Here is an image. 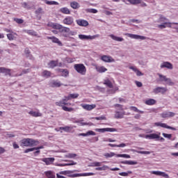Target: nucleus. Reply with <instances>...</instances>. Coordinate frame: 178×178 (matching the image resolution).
<instances>
[{
	"label": "nucleus",
	"instance_id": "1",
	"mask_svg": "<svg viewBox=\"0 0 178 178\" xmlns=\"http://www.w3.org/2000/svg\"><path fill=\"white\" fill-rule=\"evenodd\" d=\"M47 27H51L54 30L51 31L53 34H62L63 37H68L70 34H72V31H70V28L63 26V25L54 23V22H48Z\"/></svg>",
	"mask_w": 178,
	"mask_h": 178
},
{
	"label": "nucleus",
	"instance_id": "2",
	"mask_svg": "<svg viewBox=\"0 0 178 178\" xmlns=\"http://www.w3.org/2000/svg\"><path fill=\"white\" fill-rule=\"evenodd\" d=\"M79 93H72L68 95V96H65L64 99L60 102H56V105L57 106H62V108L65 111V112H72L73 111L72 108L67 107L69 105H71L70 103H66L67 101H70V99H76V98H79ZM66 105V106H65Z\"/></svg>",
	"mask_w": 178,
	"mask_h": 178
},
{
	"label": "nucleus",
	"instance_id": "3",
	"mask_svg": "<svg viewBox=\"0 0 178 178\" xmlns=\"http://www.w3.org/2000/svg\"><path fill=\"white\" fill-rule=\"evenodd\" d=\"M38 144H40V142L33 138H27L20 140L21 147H37Z\"/></svg>",
	"mask_w": 178,
	"mask_h": 178
},
{
	"label": "nucleus",
	"instance_id": "4",
	"mask_svg": "<svg viewBox=\"0 0 178 178\" xmlns=\"http://www.w3.org/2000/svg\"><path fill=\"white\" fill-rule=\"evenodd\" d=\"M74 69L76 70V72H77V73L81 74V76H86V73H87V68L84 64L82 63L75 64L74 65Z\"/></svg>",
	"mask_w": 178,
	"mask_h": 178
},
{
	"label": "nucleus",
	"instance_id": "5",
	"mask_svg": "<svg viewBox=\"0 0 178 178\" xmlns=\"http://www.w3.org/2000/svg\"><path fill=\"white\" fill-rule=\"evenodd\" d=\"M152 127H162L163 129H168L170 130L176 131V128H175L173 127H170V126L167 125L166 123H163L161 122H154L152 124Z\"/></svg>",
	"mask_w": 178,
	"mask_h": 178
},
{
	"label": "nucleus",
	"instance_id": "6",
	"mask_svg": "<svg viewBox=\"0 0 178 178\" xmlns=\"http://www.w3.org/2000/svg\"><path fill=\"white\" fill-rule=\"evenodd\" d=\"M74 23V19L72 16H67L63 20V24L66 26H72Z\"/></svg>",
	"mask_w": 178,
	"mask_h": 178
},
{
	"label": "nucleus",
	"instance_id": "7",
	"mask_svg": "<svg viewBox=\"0 0 178 178\" xmlns=\"http://www.w3.org/2000/svg\"><path fill=\"white\" fill-rule=\"evenodd\" d=\"M161 133L158 134H150L149 135L145 136V138L147 140H158L160 138Z\"/></svg>",
	"mask_w": 178,
	"mask_h": 178
},
{
	"label": "nucleus",
	"instance_id": "8",
	"mask_svg": "<svg viewBox=\"0 0 178 178\" xmlns=\"http://www.w3.org/2000/svg\"><path fill=\"white\" fill-rule=\"evenodd\" d=\"M100 59L106 63H111L112 62H115V59L111 56L103 55L101 56Z\"/></svg>",
	"mask_w": 178,
	"mask_h": 178
},
{
	"label": "nucleus",
	"instance_id": "9",
	"mask_svg": "<svg viewBox=\"0 0 178 178\" xmlns=\"http://www.w3.org/2000/svg\"><path fill=\"white\" fill-rule=\"evenodd\" d=\"M94 172H85L80 174H72L70 175L69 177H87V176H94Z\"/></svg>",
	"mask_w": 178,
	"mask_h": 178
},
{
	"label": "nucleus",
	"instance_id": "10",
	"mask_svg": "<svg viewBox=\"0 0 178 178\" xmlns=\"http://www.w3.org/2000/svg\"><path fill=\"white\" fill-rule=\"evenodd\" d=\"M95 131L98 133H105V131H108L110 133H113L115 131H118V129L115 128H102V129H95Z\"/></svg>",
	"mask_w": 178,
	"mask_h": 178
},
{
	"label": "nucleus",
	"instance_id": "11",
	"mask_svg": "<svg viewBox=\"0 0 178 178\" xmlns=\"http://www.w3.org/2000/svg\"><path fill=\"white\" fill-rule=\"evenodd\" d=\"M99 35L97 34L95 35H79V38L80 40H95V38H98Z\"/></svg>",
	"mask_w": 178,
	"mask_h": 178
},
{
	"label": "nucleus",
	"instance_id": "12",
	"mask_svg": "<svg viewBox=\"0 0 178 178\" xmlns=\"http://www.w3.org/2000/svg\"><path fill=\"white\" fill-rule=\"evenodd\" d=\"M40 160L42 161V162H44L47 165H52V163L55 162V158L54 157L43 158L40 159Z\"/></svg>",
	"mask_w": 178,
	"mask_h": 178
},
{
	"label": "nucleus",
	"instance_id": "13",
	"mask_svg": "<svg viewBox=\"0 0 178 178\" xmlns=\"http://www.w3.org/2000/svg\"><path fill=\"white\" fill-rule=\"evenodd\" d=\"M124 35L129 37V38H134V40H146L147 38L139 35H134L131 33H124Z\"/></svg>",
	"mask_w": 178,
	"mask_h": 178
},
{
	"label": "nucleus",
	"instance_id": "14",
	"mask_svg": "<svg viewBox=\"0 0 178 178\" xmlns=\"http://www.w3.org/2000/svg\"><path fill=\"white\" fill-rule=\"evenodd\" d=\"M12 70L5 68L3 67H0V73H3L5 76H9L10 77H12Z\"/></svg>",
	"mask_w": 178,
	"mask_h": 178
},
{
	"label": "nucleus",
	"instance_id": "15",
	"mask_svg": "<svg viewBox=\"0 0 178 178\" xmlns=\"http://www.w3.org/2000/svg\"><path fill=\"white\" fill-rule=\"evenodd\" d=\"M166 91H168V88L163 87H157L153 90L154 94H159V92L161 94H165Z\"/></svg>",
	"mask_w": 178,
	"mask_h": 178
},
{
	"label": "nucleus",
	"instance_id": "16",
	"mask_svg": "<svg viewBox=\"0 0 178 178\" xmlns=\"http://www.w3.org/2000/svg\"><path fill=\"white\" fill-rule=\"evenodd\" d=\"M151 175H156V176H161L162 177L169 178V175L162 171H150Z\"/></svg>",
	"mask_w": 178,
	"mask_h": 178
},
{
	"label": "nucleus",
	"instance_id": "17",
	"mask_svg": "<svg viewBox=\"0 0 178 178\" xmlns=\"http://www.w3.org/2000/svg\"><path fill=\"white\" fill-rule=\"evenodd\" d=\"M172 24H176L177 26H178V23L177 22H165L163 24H159L158 25L159 29H166V27H169L171 28L172 27Z\"/></svg>",
	"mask_w": 178,
	"mask_h": 178
},
{
	"label": "nucleus",
	"instance_id": "18",
	"mask_svg": "<svg viewBox=\"0 0 178 178\" xmlns=\"http://www.w3.org/2000/svg\"><path fill=\"white\" fill-rule=\"evenodd\" d=\"M81 106H82V108L83 109H86V111H92V109L95 108V107L97 106L95 104H81Z\"/></svg>",
	"mask_w": 178,
	"mask_h": 178
},
{
	"label": "nucleus",
	"instance_id": "19",
	"mask_svg": "<svg viewBox=\"0 0 178 178\" xmlns=\"http://www.w3.org/2000/svg\"><path fill=\"white\" fill-rule=\"evenodd\" d=\"M160 67L161 69H164V67H165L166 69L172 70L173 69V65L170 62L165 61L161 65Z\"/></svg>",
	"mask_w": 178,
	"mask_h": 178
},
{
	"label": "nucleus",
	"instance_id": "20",
	"mask_svg": "<svg viewBox=\"0 0 178 178\" xmlns=\"http://www.w3.org/2000/svg\"><path fill=\"white\" fill-rule=\"evenodd\" d=\"M97 134L94 131H88L86 133L79 134V137H90V136H96Z\"/></svg>",
	"mask_w": 178,
	"mask_h": 178
},
{
	"label": "nucleus",
	"instance_id": "21",
	"mask_svg": "<svg viewBox=\"0 0 178 178\" xmlns=\"http://www.w3.org/2000/svg\"><path fill=\"white\" fill-rule=\"evenodd\" d=\"M47 40H51L52 41V42H54V44H58V45H59L60 47H62V42H60V40H59V39H58V38L55 37V36H51L47 37Z\"/></svg>",
	"mask_w": 178,
	"mask_h": 178
},
{
	"label": "nucleus",
	"instance_id": "22",
	"mask_svg": "<svg viewBox=\"0 0 178 178\" xmlns=\"http://www.w3.org/2000/svg\"><path fill=\"white\" fill-rule=\"evenodd\" d=\"M76 24L78 26H81V27H87L88 26V22L84 19H77Z\"/></svg>",
	"mask_w": 178,
	"mask_h": 178
},
{
	"label": "nucleus",
	"instance_id": "23",
	"mask_svg": "<svg viewBox=\"0 0 178 178\" xmlns=\"http://www.w3.org/2000/svg\"><path fill=\"white\" fill-rule=\"evenodd\" d=\"M161 115L164 119H169V118H173V116H175V113L164 112V113H162Z\"/></svg>",
	"mask_w": 178,
	"mask_h": 178
},
{
	"label": "nucleus",
	"instance_id": "24",
	"mask_svg": "<svg viewBox=\"0 0 178 178\" xmlns=\"http://www.w3.org/2000/svg\"><path fill=\"white\" fill-rule=\"evenodd\" d=\"M51 87L53 88H59L62 86V83H60V81H59L58 80H53L51 83H50Z\"/></svg>",
	"mask_w": 178,
	"mask_h": 178
},
{
	"label": "nucleus",
	"instance_id": "25",
	"mask_svg": "<svg viewBox=\"0 0 178 178\" xmlns=\"http://www.w3.org/2000/svg\"><path fill=\"white\" fill-rule=\"evenodd\" d=\"M73 129V127H60L59 128V129H56V131H59V130H63L64 131H65V133H69L70 131H72V130Z\"/></svg>",
	"mask_w": 178,
	"mask_h": 178
},
{
	"label": "nucleus",
	"instance_id": "26",
	"mask_svg": "<svg viewBox=\"0 0 178 178\" xmlns=\"http://www.w3.org/2000/svg\"><path fill=\"white\" fill-rule=\"evenodd\" d=\"M145 105H149V106L156 104V100L154 99H147L145 101Z\"/></svg>",
	"mask_w": 178,
	"mask_h": 178
},
{
	"label": "nucleus",
	"instance_id": "27",
	"mask_svg": "<svg viewBox=\"0 0 178 178\" xmlns=\"http://www.w3.org/2000/svg\"><path fill=\"white\" fill-rule=\"evenodd\" d=\"M16 36H17V33H16L15 32L7 34V38L10 41H13V40H16Z\"/></svg>",
	"mask_w": 178,
	"mask_h": 178
},
{
	"label": "nucleus",
	"instance_id": "28",
	"mask_svg": "<svg viewBox=\"0 0 178 178\" xmlns=\"http://www.w3.org/2000/svg\"><path fill=\"white\" fill-rule=\"evenodd\" d=\"M75 123H78L79 126H93L92 122H84L83 120L76 121Z\"/></svg>",
	"mask_w": 178,
	"mask_h": 178
},
{
	"label": "nucleus",
	"instance_id": "29",
	"mask_svg": "<svg viewBox=\"0 0 178 178\" xmlns=\"http://www.w3.org/2000/svg\"><path fill=\"white\" fill-rule=\"evenodd\" d=\"M48 66L51 69H54V67H56V66H58V60H50L48 63Z\"/></svg>",
	"mask_w": 178,
	"mask_h": 178
},
{
	"label": "nucleus",
	"instance_id": "30",
	"mask_svg": "<svg viewBox=\"0 0 178 178\" xmlns=\"http://www.w3.org/2000/svg\"><path fill=\"white\" fill-rule=\"evenodd\" d=\"M42 77H46V79H49V77H51L52 76V73L50 71L48 70H44L42 72Z\"/></svg>",
	"mask_w": 178,
	"mask_h": 178
},
{
	"label": "nucleus",
	"instance_id": "31",
	"mask_svg": "<svg viewBox=\"0 0 178 178\" xmlns=\"http://www.w3.org/2000/svg\"><path fill=\"white\" fill-rule=\"evenodd\" d=\"M25 33L29 34V35H32L33 37H38V33L33 30H26Z\"/></svg>",
	"mask_w": 178,
	"mask_h": 178
},
{
	"label": "nucleus",
	"instance_id": "32",
	"mask_svg": "<svg viewBox=\"0 0 178 178\" xmlns=\"http://www.w3.org/2000/svg\"><path fill=\"white\" fill-rule=\"evenodd\" d=\"M60 13H63V15H70V10L67 8V7H63L60 9Z\"/></svg>",
	"mask_w": 178,
	"mask_h": 178
},
{
	"label": "nucleus",
	"instance_id": "33",
	"mask_svg": "<svg viewBox=\"0 0 178 178\" xmlns=\"http://www.w3.org/2000/svg\"><path fill=\"white\" fill-rule=\"evenodd\" d=\"M112 40H114V41H118L119 42H122V41H124V39L123 38L115 36L114 35L111 34L109 35Z\"/></svg>",
	"mask_w": 178,
	"mask_h": 178
},
{
	"label": "nucleus",
	"instance_id": "34",
	"mask_svg": "<svg viewBox=\"0 0 178 178\" xmlns=\"http://www.w3.org/2000/svg\"><path fill=\"white\" fill-rule=\"evenodd\" d=\"M96 70L99 73H105V72L108 71V69L104 66H100V67H96Z\"/></svg>",
	"mask_w": 178,
	"mask_h": 178
},
{
	"label": "nucleus",
	"instance_id": "35",
	"mask_svg": "<svg viewBox=\"0 0 178 178\" xmlns=\"http://www.w3.org/2000/svg\"><path fill=\"white\" fill-rule=\"evenodd\" d=\"M77 156V154L74 153H68L65 155V158H67L68 159H75Z\"/></svg>",
	"mask_w": 178,
	"mask_h": 178
},
{
	"label": "nucleus",
	"instance_id": "36",
	"mask_svg": "<svg viewBox=\"0 0 178 178\" xmlns=\"http://www.w3.org/2000/svg\"><path fill=\"white\" fill-rule=\"evenodd\" d=\"M70 6L72 9H79L80 8V4H79L76 1H72L70 3Z\"/></svg>",
	"mask_w": 178,
	"mask_h": 178
},
{
	"label": "nucleus",
	"instance_id": "37",
	"mask_svg": "<svg viewBox=\"0 0 178 178\" xmlns=\"http://www.w3.org/2000/svg\"><path fill=\"white\" fill-rule=\"evenodd\" d=\"M104 84L109 88H113V84H112V82L109 79L105 80Z\"/></svg>",
	"mask_w": 178,
	"mask_h": 178
},
{
	"label": "nucleus",
	"instance_id": "38",
	"mask_svg": "<svg viewBox=\"0 0 178 178\" xmlns=\"http://www.w3.org/2000/svg\"><path fill=\"white\" fill-rule=\"evenodd\" d=\"M124 115L125 114L123 112H116L115 114V118H116V119H122Z\"/></svg>",
	"mask_w": 178,
	"mask_h": 178
},
{
	"label": "nucleus",
	"instance_id": "39",
	"mask_svg": "<svg viewBox=\"0 0 178 178\" xmlns=\"http://www.w3.org/2000/svg\"><path fill=\"white\" fill-rule=\"evenodd\" d=\"M116 156V154H115V152H109V153H105L104 154V156H105V158H113V156Z\"/></svg>",
	"mask_w": 178,
	"mask_h": 178
},
{
	"label": "nucleus",
	"instance_id": "40",
	"mask_svg": "<svg viewBox=\"0 0 178 178\" xmlns=\"http://www.w3.org/2000/svg\"><path fill=\"white\" fill-rule=\"evenodd\" d=\"M102 163L98 162V161H95L93 163H91L90 166L92 168H97L98 166H102Z\"/></svg>",
	"mask_w": 178,
	"mask_h": 178
},
{
	"label": "nucleus",
	"instance_id": "41",
	"mask_svg": "<svg viewBox=\"0 0 178 178\" xmlns=\"http://www.w3.org/2000/svg\"><path fill=\"white\" fill-rule=\"evenodd\" d=\"M131 5H139L141 3V0H127Z\"/></svg>",
	"mask_w": 178,
	"mask_h": 178
},
{
	"label": "nucleus",
	"instance_id": "42",
	"mask_svg": "<svg viewBox=\"0 0 178 178\" xmlns=\"http://www.w3.org/2000/svg\"><path fill=\"white\" fill-rule=\"evenodd\" d=\"M116 157L117 158H125L126 159H130V155L126 154H116Z\"/></svg>",
	"mask_w": 178,
	"mask_h": 178
},
{
	"label": "nucleus",
	"instance_id": "43",
	"mask_svg": "<svg viewBox=\"0 0 178 178\" xmlns=\"http://www.w3.org/2000/svg\"><path fill=\"white\" fill-rule=\"evenodd\" d=\"M29 115H31V116H33L34 118H38L40 116H41V113H38V112H29Z\"/></svg>",
	"mask_w": 178,
	"mask_h": 178
},
{
	"label": "nucleus",
	"instance_id": "44",
	"mask_svg": "<svg viewBox=\"0 0 178 178\" xmlns=\"http://www.w3.org/2000/svg\"><path fill=\"white\" fill-rule=\"evenodd\" d=\"M61 76H63V77H67L69 76V70L67 69H64L61 72Z\"/></svg>",
	"mask_w": 178,
	"mask_h": 178
},
{
	"label": "nucleus",
	"instance_id": "45",
	"mask_svg": "<svg viewBox=\"0 0 178 178\" xmlns=\"http://www.w3.org/2000/svg\"><path fill=\"white\" fill-rule=\"evenodd\" d=\"M29 72H30V69H27V70H23L22 72L19 74H15V77H18V76H23V74H27V73H29Z\"/></svg>",
	"mask_w": 178,
	"mask_h": 178
},
{
	"label": "nucleus",
	"instance_id": "46",
	"mask_svg": "<svg viewBox=\"0 0 178 178\" xmlns=\"http://www.w3.org/2000/svg\"><path fill=\"white\" fill-rule=\"evenodd\" d=\"M24 53L26 54L27 58L29 56V59H33V56L30 55V50L29 48L25 49Z\"/></svg>",
	"mask_w": 178,
	"mask_h": 178
},
{
	"label": "nucleus",
	"instance_id": "47",
	"mask_svg": "<svg viewBox=\"0 0 178 178\" xmlns=\"http://www.w3.org/2000/svg\"><path fill=\"white\" fill-rule=\"evenodd\" d=\"M131 174V171H128L127 172H120L119 175L120 176H122L123 177H127L129 175Z\"/></svg>",
	"mask_w": 178,
	"mask_h": 178
},
{
	"label": "nucleus",
	"instance_id": "48",
	"mask_svg": "<svg viewBox=\"0 0 178 178\" xmlns=\"http://www.w3.org/2000/svg\"><path fill=\"white\" fill-rule=\"evenodd\" d=\"M73 172L74 171H72V170H64V171H60L59 172V175H70L72 173H73Z\"/></svg>",
	"mask_w": 178,
	"mask_h": 178
},
{
	"label": "nucleus",
	"instance_id": "49",
	"mask_svg": "<svg viewBox=\"0 0 178 178\" xmlns=\"http://www.w3.org/2000/svg\"><path fill=\"white\" fill-rule=\"evenodd\" d=\"M46 176L48 178H55V174H54V172L49 171L46 173Z\"/></svg>",
	"mask_w": 178,
	"mask_h": 178
},
{
	"label": "nucleus",
	"instance_id": "50",
	"mask_svg": "<svg viewBox=\"0 0 178 178\" xmlns=\"http://www.w3.org/2000/svg\"><path fill=\"white\" fill-rule=\"evenodd\" d=\"M106 169H109L108 165H103L102 167L96 168L95 170H106Z\"/></svg>",
	"mask_w": 178,
	"mask_h": 178
},
{
	"label": "nucleus",
	"instance_id": "51",
	"mask_svg": "<svg viewBox=\"0 0 178 178\" xmlns=\"http://www.w3.org/2000/svg\"><path fill=\"white\" fill-rule=\"evenodd\" d=\"M14 21L18 24H22V23H24V21L20 18H14Z\"/></svg>",
	"mask_w": 178,
	"mask_h": 178
},
{
	"label": "nucleus",
	"instance_id": "52",
	"mask_svg": "<svg viewBox=\"0 0 178 178\" xmlns=\"http://www.w3.org/2000/svg\"><path fill=\"white\" fill-rule=\"evenodd\" d=\"M159 77L161 81H166L168 80V78L166 77V76H163L160 74H159Z\"/></svg>",
	"mask_w": 178,
	"mask_h": 178
},
{
	"label": "nucleus",
	"instance_id": "53",
	"mask_svg": "<svg viewBox=\"0 0 178 178\" xmlns=\"http://www.w3.org/2000/svg\"><path fill=\"white\" fill-rule=\"evenodd\" d=\"M35 15H41V13H44V11H42V8H39L35 11Z\"/></svg>",
	"mask_w": 178,
	"mask_h": 178
},
{
	"label": "nucleus",
	"instance_id": "54",
	"mask_svg": "<svg viewBox=\"0 0 178 178\" xmlns=\"http://www.w3.org/2000/svg\"><path fill=\"white\" fill-rule=\"evenodd\" d=\"M137 153L138 154H142L143 155H149V154H151V152H148V151H138Z\"/></svg>",
	"mask_w": 178,
	"mask_h": 178
},
{
	"label": "nucleus",
	"instance_id": "55",
	"mask_svg": "<svg viewBox=\"0 0 178 178\" xmlns=\"http://www.w3.org/2000/svg\"><path fill=\"white\" fill-rule=\"evenodd\" d=\"M162 136H163L165 138H168V140H170V138H172V134L163 133V134H162Z\"/></svg>",
	"mask_w": 178,
	"mask_h": 178
},
{
	"label": "nucleus",
	"instance_id": "56",
	"mask_svg": "<svg viewBox=\"0 0 178 178\" xmlns=\"http://www.w3.org/2000/svg\"><path fill=\"white\" fill-rule=\"evenodd\" d=\"M167 84H168V86H175V83H173V81H172V79L167 78V80L165 81Z\"/></svg>",
	"mask_w": 178,
	"mask_h": 178
},
{
	"label": "nucleus",
	"instance_id": "57",
	"mask_svg": "<svg viewBox=\"0 0 178 178\" xmlns=\"http://www.w3.org/2000/svg\"><path fill=\"white\" fill-rule=\"evenodd\" d=\"M115 108L116 109H119V111H122L123 109V106H122L121 104H115Z\"/></svg>",
	"mask_w": 178,
	"mask_h": 178
},
{
	"label": "nucleus",
	"instance_id": "58",
	"mask_svg": "<svg viewBox=\"0 0 178 178\" xmlns=\"http://www.w3.org/2000/svg\"><path fill=\"white\" fill-rule=\"evenodd\" d=\"M106 118L104 115H102L100 117H96L95 120H105Z\"/></svg>",
	"mask_w": 178,
	"mask_h": 178
},
{
	"label": "nucleus",
	"instance_id": "59",
	"mask_svg": "<svg viewBox=\"0 0 178 178\" xmlns=\"http://www.w3.org/2000/svg\"><path fill=\"white\" fill-rule=\"evenodd\" d=\"M66 165L67 166H73L74 165H77V163L74 161H70V163H66Z\"/></svg>",
	"mask_w": 178,
	"mask_h": 178
},
{
	"label": "nucleus",
	"instance_id": "60",
	"mask_svg": "<svg viewBox=\"0 0 178 178\" xmlns=\"http://www.w3.org/2000/svg\"><path fill=\"white\" fill-rule=\"evenodd\" d=\"M65 60L67 63H73V62H74V60L72 58H67Z\"/></svg>",
	"mask_w": 178,
	"mask_h": 178
},
{
	"label": "nucleus",
	"instance_id": "61",
	"mask_svg": "<svg viewBox=\"0 0 178 178\" xmlns=\"http://www.w3.org/2000/svg\"><path fill=\"white\" fill-rule=\"evenodd\" d=\"M127 144L126 143H121L120 145H117V147L118 148H124V147H127Z\"/></svg>",
	"mask_w": 178,
	"mask_h": 178
},
{
	"label": "nucleus",
	"instance_id": "62",
	"mask_svg": "<svg viewBox=\"0 0 178 178\" xmlns=\"http://www.w3.org/2000/svg\"><path fill=\"white\" fill-rule=\"evenodd\" d=\"M32 151H35L34 147L25 149L24 154H27L29 152H32Z\"/></svg>",
	"mask_w": 178,
	"mask_h": 178
},
{
	"label": "nucleus",
	"instance_id": "63",
	"mask_svg": "<svg viewBox=\"0 0 178 178\" xmlns=\"http://www.w3.org/2000/svg\"><path fill=\"white\" fill-rule=\"evenodd\" d=\"M89 12L90 13H98V10L97 9H95V8L89 9Z\"/></svg>",
	"mask_w": 178,
	"mask_h": 178
},
{
	"label": "nucleus",
	"instance_id": "64",
	"mask_svg": "<svg viewBox=\"0 0 178 178\" xmlns=\"http://www.w3.org/2000/svg\"><path fill=\"white\" fill-rule=\"evenodd\" d=\"M129 69H131V70H133L135 73H136V72L138 70V69H137V67H134V66H130Z\"/></svg>",
	"mask_w": 178,
	"mask_h": 178
}]
</instances>
